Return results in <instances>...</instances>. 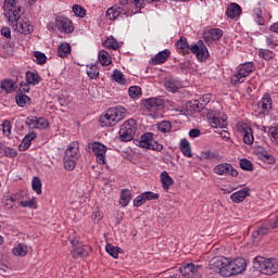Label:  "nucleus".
<instances>
[{"label":"nucleus","mask_w":278,"mask_h":278,"mask_svg":"<svg viewBox=\"0 0 278 278\" xmlns=\"http://www.w3.org/2000/svg\"><path fill=\"white\" fill-rule=\"evenodd\" d=\"M210 270L217 273L222 277H233L247 270V261L243 257H238L228 261L225 257H214L210 261Z\"/></svg>","instance_id":"nucleus-1"},{"label":"nucleus","mask_w":278,"mask_h":278,"mask_svg":"<svg viewBox=\"0 0 278 278\" xmlns=\"http://www.w3.org/2000/svg\"><path fill=\"white\" fill-rule=\"evenodd\" d=\"M176 47L181 55H190V53H193V55H197L198 60H201V62H205V60L210 58V51H207V47L204 46L202 41L190 45L186 37H180L176 42Z\"/></svg>","instance_id":"nucleus-2"},{"label":"nucleus","mask_w":278,"mask_h":278,"mask_svg":"<svg viewBox=\"0 0 278 278\" xmlns=\"http://www.w3.org/2000/svg\"><path fill=\"white\" fill-rule=\"evenodd\" d=\"M127 116V109L123 105L110 108L99 118L101 127H114L117 123H121L123 118Z\"/></svg>","instance_id":"nucleus-3"},{"label":"nucleus","mask_w":278,"mask_h":278,"mask_svg":"<svg viewBox=\"0 0 278 278\" xmlns=\"http://www.w3.org/2000/svg\"><path fill=\"white\" fill-rule=\"evenodd\" d=\"M253 268L263 275H275L278 273V261L277 258L256 256L253 258Z\"/></svg>","instance_id":"nucleus-4"},{"label":"nucleus","mask_w":278,"mask_h":278,"mask_svg":"<svg viewBox=\"0 0 278 278\" xmlns=\"http://www.w3.org/2000/svg\"><path fill=\"white\" fill-rule=\"evenodd\" d=\"M4 16L8 18L10 25H15L18 23L21 15L23 14V8L18 5L17 0H4L3 4Z\"/></svg>","instance_id":"nucleus-5"},{"label":"nucleus","mask_w":278,"mask_h":278,"mask_svg":"<svg viewBox=\"0 0 278 278\" xmlns=\"http://www.w3.org/2000/svg\"><path fill=\"white\" fill-rule=\"evenodd\" d=\"M255 71V66L253 65V62H247L243 64H240L237 67V72L231 76L230 84L232 86H238V84H244L249 75Z\"/></svg>","instance_id":"nucleus-6"},{"label":"nucleus","mask_w":278,"mask_h":278,"mask_svg":"<svg viewBox=\"0 0 278 278\" xmlns=\"http://www.w3.org/2000/svg\"><path fill=\"white\" fill-rule=\"evenodd\" d=\"M137 130L138 125L136 124V119H127L122 124L118 131L121 140H134Z\"/></svg>","instance_id":"nucleus-7"},{"label":"nucleus","mask_w":278,"mask_h":278,"mask_svg":"<svg viewBox=\"0 0 278 278\" xmlns=\"http://www.w3.org/2000/svg\"><path fill=\"white\" fill-rule=\"evenodd\" d=\"M91 151L96 155L97 163L103 166L106 164L105 155L108 153V147L99 141H94L91 144Z\"/></svg>","instance_id":"nucleus-8"},{"label":"nucleus","mask_w":278,"mask_h":278,"mask_svg":"<svg viewBox=\"0 0 278 278\" xmlns=\"http://www.w3.org/2000/svg\"><path fill=\"white\" fill-rule=\"evenodd\" d=\"M54 25L59 31L64 34H73L75 31L73 22L64 15H56Z\"/></svg>","instance_id":"nucleus-9"},{"label":"nucleus","mask_w":278,"mask_h":278,"mask_svg":"<svg viewBox=\"0 0 278 278\" xmlns=\"http://www.w3.org/2000/svg\"><path fill=\"white\" fill-rule=\"evenodd\" d=\"M143 106L148 110V112L157 114V112L164 110L165 101L162 98H150L143 101Z\"/></svg>","instance_id":"nucleus-10"},{"label":"nucleus","mask_w":278,"mask_h":278,"mask_svg":"<svg viewBox=\"0 0 278 278\" xmlns=\"http://www.w3.org/2000/svg\"><path fill=\"white\" fill-rule=\"evenodd\" d=\"M210 125L215 129H223L227 127V115L216 111L211 113Z\"/></svg>","instance_id":"nucleus-11"},{"label":"nucleus","mask_w":278,"mask_h":278,"mask_svg":"<svg viewBox=\"0 0 278 278\" xmlns=\"http://www.w3.org/2000/svg\"><path fill=\"white\" fill-rule=\"evenodd\" d=\"M201 268V265L194 266V264L188 263L187 265L181 266L179 270L185 278H199L201 277V273L199 271Z\"/></svg>","instance_id":"nucleus-12"},{"label":"nucleus","mask_w":278,"mask_h":278,"mask_svg":"<svg viewBox=\"0 0 278 278\" xmlns=\"http://www.w3.org/2000/svg\"><path fill=\"white\" fill-rule=\"evenodd\" d=\"M238 134L243 140H255L253 136V128H251V124L245 122H239L237 124Z\"/></svg>","instance_id":"nucleus-13"},{"label":"nucleus","mask_w":278,"mask_h":278,"mask_svg":"<svg viewBox=\"0 0 278 278\" xmlns=\"http://www.w3.org/2000/svg\"><path fill=\"white\" fill-rule=\"evenodd\" d=\"M257 108L261 110V114L268 116L270 110H273V97L270 93H264L261 101L257 102Z\"/></svg>","instance_id":"nucleus-14"},{"label":"nucleus","mask_w":278,"mask_h":278,"mask_svg":"<svg viewBox=\"0 0 278 278\" xmlns=\"http://www.w3.org/2000/svg\"><path fill=\"white\" fill-rule=\"evenodd\" d=\"M215 175H230V177H238V169L229 163H222L214 167Z\"/></svg>","instance_id":"nucleus-15"},{"label":"nucleus","mask_w":278,"mask_h":278,"mask_svg":"<svg viewBox=\"0 0 278 278\" xmlns=\"http://www.w3.org/2000/svg\"><path fill=\"white\" fill-rule=\"evenodd\" d=\"M135 144L146 151H162L164 146L155 140H135Z\"/></svg>","instance_id":"nucleus-16"},{"label":"nucleus","mask_w":278,"mask_h":278,"mask_svg":"<svg viewBox=\"0 0 278 278\" xmlns=\"http://www.w3.org/2000/svg\"><path fill=\"white\" fill-rule=\"evenodd\" d=\"M15 31H18V34H24L25 36L31 34L34 31V25H31V22L29 20L20 18L14 25Z\"/></svg>","instance_id":"nucleus-17"},{"label":"nucleus","mask_w":278,"mask_h":278,"mask_svg":"<svg viewBox=\"0 0 278 278\" xmlns=\"http://www.w3.org/2000/svg\"><path fill=\"white\" fill-rule=\"evenodd\" d=\"M127 16H129V14H127L125 9L118 5H113L106 11V18L109 21H115V18H127Z\"/></svg>","instance_id":"nucleus-18"},{"label":"nucleus","mask_w":278,"mask_h":278,"mask_svg":"<svg viewBox=\"0 0 278 278\" xmlns=\"http://www.w3.org/2000/svg\"><path fill=\"white\" fill-rule=\"evenodd\" d=\"M270 231H273V226H271L270 222H268V223H265L261 226H257V229H255L252 232V238L256 242H260V239L264 238V236H267V233H270Z\"/></svg>","instance_id":"nucleus-19"},{"label":"nucleus","mask_w":278,"mask_h":278,"mask_svg":"<svg viewBox=\"0 0 278 278\" xmlns=\"http://www.w3.org/2000/svg\"><path fill=\"white\" fill-rule=\"evenodd\" d=\"M71 244L73 247L72 256L74 260H78V257H86L88 255V251L84 249V245H81L78 240H71Z\"/></svg>","instance_id":"nucleus-20"},{"label":"nucleus","mask_w":278,"mask_h":278,"mask_svg":"<svg viewBox=\"0 0 278 278\" xmlns=\"http://www.w3.org/2000/svg\"><path fill=\"white\" fill-rule=\"evenodd\" d=\"M27 123L31 127H36V129H47L49 127V121L45 117L29 116L27 117Z\"/></svg>","instance_id":"nucleus-21"},{"label":"nucleus","mask_w":278,"mask_h":278,"mask_svg":"<svg viewBox=\"0 0 278 278\" xmlns=\"http://www.w3.org/2000/svg\"><path fill=\"white\" fill-rule=\"evenodd\" d=\"M251 195V189H249V187H245L243 189H240L237 192H233L230 195V200L232 201V203H242V201H244V199H247V197Z\"/></svg>","instance_id":"nucleus-22"},{"label":"nucleus","mask_w":278,"mask_h":278,"mask_svg":"<svg viewBox=\"0 0 278 278\" xmlns=\"http://www.w3.org/2000/svg\"><path fill=\"white\" fill-rule=\"evenodd\" d=\"M65 157H72L73 160H79V142L72 141L65 150Z\"/></svg>","instance_id":"nucleus-23"},{"label":"nucleus","mask_w":278,"mask_h":278,"mask_svg":"<svg viewBox=\"0 0 278 278\" xmlns=\"http://www.w3.org/2000/svg\"><path fill=\"white\" fill-rule=\"evenodd\" d=\"M205 40L207 42L220 40L223 38V29L220 28H211L207 33H205Z\"/></svg>","instance_id":"nucleus-24"},{"label":"nucleus","mask_w":278,"mask_h":278,"mask_svg":"<svg viewBox=\"0 0 278 278\" xmlns=\"http://www.w3.org/2000/svg\"><path fill=\"white\" fill-rule=\"evenodd\" d=\"M242 14V8L238 3H231L226 10L228 18H238Z\"/></svg>","instance_id":"nucleus-25"},{"label":"nucleus","mask_w":278,"mask_h":278,"mask_svg":"<svg viewBox=\"0 0 278 278\" xmlns=\"http://www.w3.org/2000/svg\"><path fill=\"white\" fill-rule=\"evenodd\" d=\"M181 80L169 78L165 81V88L168 92H177L179 88H182Z\"/></svg>","instance_id":"nucleus-26"},{"label":"nucleus","mask_w":278,"mask_h":278,"mask_svg":"<svg viewBox=\"0 0 278 278\" xmlns=\"http://www.w3.org/2000/svg\"><path fill=\"white\" fill-rule=\"evenodd\" d=\"M168 58H170V50L165 49L152 58V64H164Z\"/></svg>","instance_id":"nucleus-27"},{"label":"nucleus","mask_w":278,"mask_h":278,"mask_svg":"<svg viewBox=\"0 0 278 278\" xmlns=\"http://www.w3.org/2000/svg\"><path fill=\"white\" fill-rule=\"evenodd\" d=\"M98 60L102 66H110V64H112V56H110V52L105 50L99 52Z\"/></svg>","instance_id":"nucleus-28"},{"label":"nucleus","mask_w":278,"mask_h":278,"mask_svg":"<svg viewBox=\"0 0 278 278\" xmlns=\"http://www.w3.org/2000/svg\"><path fill=\"white\" fill-rule=\"evenodd\" d=\"M179 149L185 157H192V147L188 140H181L179 143Z\"/></svg>","instance_id":"nucleus-29"},{"label":"nucleus","mask_w":278,"mask_h":278,"mask_svg":"<svg viewBox=\"0 0 278 278\" xmlns=\"http://www.w3.org/2000/svg\"><path fill=\"white\" fill-rule=\"evenodd\" d=\"M131 201V191L129 189H123L121 192L119 205L127 207Z\"/></svg>","instance_id":"nucleus-30"},{"label":"nucleus","mask_w":278,"mask_h":278,"mask_svg":"<svg viewBox=\"0 0 278 278\" xmlns=\"http://www.w3.org/2000/svg\"><path fill=\"white\" fill-rule=\"evenodd\" d=\"M161 184L164 190H169V188L173 186L174 180L170 175H168V172H163L161 174Z\"/></svg>","instance_id":"nucleus-31"},{"label":"nucleus","mask_w":278,"mask_h":278,"mask_svg":"<svg viewBox=\"0 0 278 278\" xmlns=\"http://www.w3.org/2000/svg\"><path fill=\"white\" fill-rule=\"evenodd\" d=\"M40 75L38 73H34V72H26V81L30 85V86H38V84H40Z\"/></svg>","instance_id":"nucleus-32"},{"label":"nucleus","mask_w":278,"mask_h":278,"mask_svg":"<svg viewBox=\"0 0 278 278\" xmlns=\"http://www.w3.org/2000/svg\"><path fill=\"white\" fill-rule=\"evenodd\" d=\"M63 163L65 170H75V167L77 166V159L64 156Z\"/></svg>","instance_id":"nucleus-33"},{"label":"nucleus","mask_w":278,"mask_h":278,"mask_svg":"<svg viewBox=\"0 0 278 278\" xmlns=\"http://www.w3.org/2000/svg\"><path fill=\"white\" fill-rule=\"evenodd\" d=\"M59 58H68L71 53V45L70 43H61L58 49Z\"/></svg>","instance_id":"nucleus-34"},{"label":"nucleus","mask_w":278,"mask_h":278,"mask_svg":"<svg viewBox=\"0 0 278 278\" xmlns=\"http://www.w3.org/2000/svg\"><path fill=\"white\" fill-rule=\"evenodd\" d=\"M112 77L116 81V84H119L121 86H125V84H127L125 75L119 70H114Z\"/></svg>","instance_id":"nucleus-35"},{"label":"nucleus","mask_w":278,"mask_h":278,"mask_svg":"<svg viewBox=\"0 0 278 278\" xmlns=\"http://www.w3.org/2000/svg\"><path fill=\"white\" fill-rule=\"evenodd\" d=\"M15 101H16L18 108H25V105H27V103H29V101H31V98H29V96H27V94L18 93L15 97Z\"/></svg>","instance_id":"nucleus-36"},{"label":"nucleus","mask_w":278,"mask_h":278,"mask_svg":"<svg viewBox=\"0 0 278 278\" xmlns=\"http://www.w3.org/2000/svg\"><path fill=\"white\" fill-rule=\"evenodd\" d=\"M87 75L89 79H97V77H99V67L97 66V64L91 63L89 65V67L87 68Z\"/></svg>","instance_id":"nucleus-37"},{"label":"nucleus","mask_w":278,"mask_h":278,"mask_svg":"<svg viewBox=\"0 0 278 278\" xmlns=\"http://www.w3.org/2000/svg\"><path fill=\"white\" fill-rule=\"evenodd\" d=\"M33 56L35 58L36 64L42 66V64H47V54L40 51L33 52Z\"/></svg>","instance_id":"nucleus-38"},{"label":"nucleus","mask_w":278,"mask_h":278,"mask_svg":"<svg viewBox=\"0 0 278 278\" xmlns=\"http://www.w3.org/2000/svg\"><path fill=\"white\" fill-rule=\"evenodd\" d=\"M157 129L161 131V134H168L173 129V125L169 121H163L157 124Z\"/></svg>","instance_id":"nucleus-39"},{"label":"nucleus","mask_w":278,"mask_h":278,"mask_svg":"<svg viewBox=\"0 0 278 278\" xmlns=\"http://www.w3.org/2000/svg\"><path fill=\"white\" fill-rule=\"evenodd\" d=\"M106 253L111 255V257H114V260H118V253H121V248H116L110 243L106 244L105 247Z\"/></svg>","instance_id":"nucleus-40"},{"label":"nucleus","mask_w":278,"mask_h":278,"mask_svg":"<svg viewBox=\"0 0 278 278\" xmlns=\"http://www.w3.org/2000/svg\"><path fill=\"white\" fill-rule=\"evenodd\" d=\"M128 94L131 99H140L142 97V89L138 86L129 87Z\"/></svg>","instance_id":"nucleus-41"},{"label":"nucleus","mask_w":278,"mask_h":278,"mask_svg":"<svg viewBox=\"0 0 278 278\" xmlns=\"http://www.w3.org/2000/svg\"><path fill=\"white\" fill-rule=\"evenodd\" d=\"M260 160H263V162H266L267 164H275V156L271 154H268L266 150H263L258 153Z\"/></svg>","instance_id":"nucleus-42"},{"label":"nucleus","mask_w":278,"mask_h":278,"mask_svg":"<svg viewBox=\"0 0 278 278\" xmlns=\"http://www.w3.org/2000/svg\"><path fill=\"white\" fill-rule=\"evenodd\" d=\"M104 47L106 49H113V51H116L117 49L121 48V46L118 45V41L114 38H108L105 41H104Z\"/></svg>","instance_id":"nucleus-43"},{"label":"nucleus","mask_w":278,"mask_h":278,"mask_svg":"<svg viewBox=\"0 0 278 278\" xmlns=\"http://www.w3.org/2000/svg\"><path fill=\"white\" fill-rule=\"evenodd\" d=\"M31 186L37 194H42V181L38 177L33 178Z\"/></svg>","instance_id":"nucleus-44"},{"label":"nucleus","mask_w":278,"mask_h":278,"mask_svg":"<svg viewBox=\"0 0 278 278\" xmlns=\"http://www.w3.org/2000/svg\"><path fill=\"white\" fill-rule=\"evenodd\" d=\"M1 89L7 92H12L14 90V80L13 79H4L1 81Z\"/></svg>","instance_id":"nucleus-45"},{"label":"nucleus","mask_w":278,"mask_h":278,"mask_svg":"<svg viewBox=\"0 0 278 278\" xmlns=\"http://www.w3.org/2000/svg\"><path fill=\"white\" fill-rule=\"evenodd\" d=\"M220 155L216 152H210V151H202L201 152V159L202 160H218Z\"/></svg>","instance_id":"nucleus-46"},{"label":"nucleus","mask_w":278,"mask_h":278,"mask_svg":"<svg viewBox=\"0 0 278 278\" xmlns=\"http://www.w3.org/2000/svg\"><path fill=\"white\" fill-rule=\"evenodd\" d=\"M13 254H15L17 257H25V255H27V248H25L23 244H18L13 249Z\"/></svg>","instance_id":"nucleus-47"},{"label":"nucleus","mask_w":278,"mask_h":278,"mask_svg":"<svg viewBox=\"0 0 278 278\" xmlns=\"http://www.w3.org/2000/svg\"><path fill=\"white\" fill-rule=\"evenodd\" d=\"M72 10L76 16H79V18H84L86 16V9L79 4H74Z\"/></svg>","instance_id":"nucleus-48"},{"label":"nucleus","mask_w":278,"mask_h":278,"mask_svg":"<svg viewBox=\"0 0 278 278\" xmlns=\"http://www.w3.org/2000/svg\"><path fill=\"white\" fill-rule=\"evenodd\" d=\"M240 168H242V170H253V163L248 159H241Z\"/></svg>","instance_id":"nucleus-49"},{"label":"nucleus","mask_w":278,"mask_h":278,"mask_svg":"<svg viewBox=\"0 0 278 278\" xmlns=\"http://www.w3.org/2000/svg\"><path fill=\"white\" fill-rule=\"evenodd\" d=\"M190 108H193V112H201V110H204L205 106L201 102V100H194L193 102H189Z\"/></svg>","instance_id":"nucleus-50"},{"label":"nucleus","mask_w":278,"mask_h":278,"mask_svg":"<svg viewBox=\"0 0 278 278\" xmlns=\"http://www.w3.org/2000/svg\"><path fill=\"white\" fill-rule=\"evenodd\" d=\"M258 56L262 58L263 60H273L275 58V53L270 50H262L258 52Z\"/></svg>","instance_id":"nucleus-51"},{"label":"nucleus","mask_w":278,"mask_h":278,"mask_svg":"<svg viewBox=\"0 0 278 278\" xmlns=\"http://www.w3.org/2000/svg\"><path fill=\"white\" fill-rule=\"evenodd\" d=\"M2 131L3 135L7 136V138L10 137V134H12V124L10 123V121H4L2 123Z\"/></svg>","instance_id":"nucleus-52"},{"label":"nucleus","mask_w":278,"mask_h":278,"mask_svg":"<svg viewBox=\"0 0 278 278\" xmlns=\"http://www.w3.org/2000/svg\"><path fill=\"white\" fill-rule=\"evenodd\" d=\"M142 194H143V199H146V201H157V199H160V194H157L153 191H146Z\"/></svg>","instance_id":"nucleus-53"},{"label":"nucleus","mask_w":278,"mask_h":278,"mask_svg":"<svg viewBox=\"0 0 278 278\" xmlns=\"http://www.w3.org/2000/svg\"><path fill=\"white\" fill-rule=\"evenodd\" d=\"M254 16H256L255 21L257 25H264L265 21H264V17L262 16V9L260 8L254 9Z\"/></svg>","instance_id":"nucleus-54"},{"label":"nucleus","mask_w":278,"mask_h":278,"mask_svg":"<svg viewBox=\"0 0 278 278\" xmlns=\"http://www.w3.org/2000/svg\"><path fill=\"white\" fill-rule=\"evenodd\" d=\"M142 0H119L121 5L134 4L136 8H142Z\"/></svg>","instance_id":"nucleus-55"},{"label":"nucleus","mask_w":278,"mask_h":278,"mask_svg":"<svg viewBox=\"0 0 278 278\" xmlns=\"http://www.w3.org/2000/svg\"><path fill=\"white\" fill-rule=\"evenodd\" d=\"M267 136H269V138H274V140H278V125L270 126L268 128Z\"/></svg>","instance_id":"nucleus-56"},{"label":"nucleus","mask_w":278,"mask_h":278,"mask_svg":"<svg viewBox=\"0 0 278 278\" xmlns=\"http://www.w3.org/2000/svg\"><path fill=\"white\" fill-rule=\"evenodd\" d=\"M144 203H147V200L144 199V195L142 193L140 195H138L137 198H135V200H134L135 207H140V206L144 205Z\"/></svg>","instance_id":"nucleus-57"},{"label":"nucleus","mask_w":278,"mask_h":278,"mask_svg":"<svg viewBox=\"0 0 278 278\" xmlns=\"http://www.w3.org/2000/svg\"><path fill=\"white\" fill-rule=\"evenodd\" d=\"M3 153L5 157H16V155H18L16 149L13 148H4Z\"/></svg>","instance_id":"nucleus-58"},{"label":"nucleus","mask_w":278,"mask_h":278,"mask_svg":"<svg viewBox=\"0 0 278 278\" xmlns=\"http://www.w3.org/2000/svg\"><path fill=\"white\" fill-rule=\"evenodd\" d=\"M31 147V140H22L18 146V151H27Z\"/></svg>","instance_id":"nucleus-59"},{"label":"nucleus","mask_w":278,"mask_h":278,"mask_svg":"<svg viewBox=\"0 0 278 278\" xmlns=\"http://www.w3.org/2000/svg\"><path fill=\"white\" fill-rule=\"evenodd\" d=\"M0 31H1V36L7 38L8 40H10V38H12V30H10V27H8V26L2 27Z\"/></svg>","instance_id":"nucleus-60"},{"label":"nucleus","mask_w":278,"mask_h":278,"mask_svg":"<svg viewBox=\"0 0 278 278\" xmlns=\"http://www.w3.org/2000/svg\"><path fill=\"white\" fill-rule=\"evenodd\" d=\"M266 45H267V47H270V49H275V47H276V43H275V36L268 35V36L266 37Z\"/></svg>","instance_id":"nucleus-61"},{"label":"nucleus","mask_w":278,"mask_h":278,"mask_svg":"<svg viewBox=\"0 0 278 278\" xmlns=\"http://www.w3.org/2000/svg\"><path fill=\"white\" fill-rule=\"evenodd\" d=\"M210 101H212V94L210 93L200 98V102L202 103V105H204V108L207 105V103H210Z\"/></svg>","instance_id":"nucleus-62"},{"label":"nucleus","mask_w":278,"mask_h":278,"mask_svg":"<svg viewBox=\"0 0 278 278\" xmlns=\"http://www.w3.org/2000/svg\"><path fill=\"white\" fill-rule=\"evenodd\" d=\"M103 218V215H101V212L96 211L92 213L91 215V219L93 220V223H99V220H101Z\"/></svg>","instance_id":"nucleus-63"},{"label":"nucleus","mask_w":278,"mask_h":278,"mask_svg":"<svg viewBox=\"0 0 278 278\" xmlns=\"http://www.w3.org/2000/svg\"><path fill=\"white\" fill-rule=\"evenodd\" d=\"M201 136V130L198 128H193L189 131L190 138H199Z\"/></svg>","instance_id":"nucleus-64"}]
</instances>
